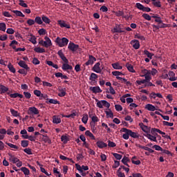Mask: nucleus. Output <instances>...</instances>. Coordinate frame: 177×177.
I'll use <instances>...</instances> for the list:
<instances>
[{"label":"nucleus","mask_w":177,"mask_h":177,"mask_svg":"<svg viewBox=\"0 0 177 177\" xmlns=\"http://www.w3.org/2000/svg\"><path fill=\"white\" fill-rule=\"evenodd\" d=\"M120 132L124 133L123 136H122V138H123V139H124L125 140H129V136L135 139L139 138L138 133H135L133 131L127 128H122V129H120Z\"/></svg>","instance_id":"nucleus-1"},{"label":"nucleus","mask_w":177,"mask_h":177,"mask_svg":"<svg viewBox=\"0 0 177 177\" xmlns=\"http://www.w3.org/2000/svg\"><path fill=\"white\" fill-rule=\"evenodd\" d=\"M55 42H56V44H57V45H58V46H59V48H63V47L67 46V45H68V39H67L66 37L60 38V37H57L55 39Z\"/></svg>","instance_id":"nucleus-2"},{"label":"nucleus","mask_w":177,"mask_h":177,"mask_svg":"<svg viewBox=\"0 0 177 177\" xmlns=\"http://www.w3.org/2000/svg\"><path fill=\"white\" fill-rule=\"evenodd\" d=\"M39 45H41V46H44V48H49L52 46V40H50V38L46 36L44 37V40H40L39 41Z\"/></svg>","instance_id":"nucleus-3"},{"label":"nucleus","mask_w":177,"mask_h":177,"mask_svg":"<svg viewBox=\"0 0 177 177\" xmlns=\"http://www.w3.org/2000/svg\"><path fill=\"white\" fill-rule=\"evenodd\" d=\"M97 106L100 109H109L110 107V103L106 100L97 101Z\"/></svg>","instance_id":"nucleus-4"},{"label":"nucleus","mask_w":177,"mask_h":177,"mask_svg":"<svg viewBox=\"0 0 177 177\" xmlns=\"http://www.w3.org/2000/svg\"><path fill=\"white\" fill-rule=\"evenodd\" d=\"M90 84L96 85L97 84V75L96 73H91L89 77Z\"/></svg>","instance_id":"nucleus-5"},{"label":"nucleus","mask_w":177,"mask_h":177,"mask_svg":"<svg viewBox=\"0 0 177 177\" xmlns=\"http://www.w3.org/2000/svg\"><path fill=\"white\" fill-rule=\"evenodd\" d=\"M78 48H80V46L73 42H70L68 46V49H69V50H71V52H77V50H78Z\"/></svg>","instance_id":"nucleus-6"},{"label":"nucleus","mask_w":177,"mask_h":177,"mask_svg":"<svg viewBox=\"0 0 177 177\" xmlns=\"http://www.w3.org/2000/svg\"><path fill=\"white\" fill-rule=\"evenodd\" d=\"M93 71L97 73V74H100L102 73V68H100V62H97L93 67Z\"/></svg>","instance_id":"nucleus-7"},{"label":"nucleus","mask_w":177,"mask_h":177,"mask_svg":"<svg viewBox=\"0 0 177 177\" xmlns=\"http://www.w3.org/2000/svg\"><path fill=\"white\" fill-rule=\"evenodd\" d=\"M138 126L140 127V129H142V131H143V132L145 133H148L151 131L150 127L145 125L143 122H140Z\"/></svg>","instance_id":"nucleus-8"},{"label":"nucleus","mask_w":177,"mask_h":177,"mask_svg":"<svg viewBox=\"0 0 177 177\" xmlns=\"http://www.w3.org/2000/svg\"><path fill=\"white\" fill-rule=\"evenodd\" d=\"M134 49H139L140 48V43L138 39H133L130 42Z\"/></svg>","instance_id":"nucleus-9"},{"label":"nucleus","mask_w":177,"mask_h":177,"mask_svg":"<svg viewBox=\"0 0 177 177\" xmlns=\"http://www.w3.org/2000/svg\"><path fill=\"white\" fill-rule=\"evenodd\" d=\"M144 136L147 137V138H148L151 141L155 142H157L156 136L161 138V136H155V135L152 136L151 134H149V133L144 134Z\"/></svg>","instance_id":"nucleus-10"},{"label":"nucleus","mask_w":177,"mask_h":177,"mask_svg":"<svg viewBox=\"0 0 177 177\" xmlns=\"http://www.w3.org/2000/svg\"><path fill=\"white\" fill-rule=\"evenodd\" d=\"M57 23L59 26L61 27V28H71L70 24H66V21L63 20H58Z\"/></svg>","instance_id":"nucleus-11"},{"label":"nucleus","mask_w":177,"mask_h":177,"mask_svg":"<svg viewBox=\"0 0 177 177\" xmlns=\"http://www.w3.org/2000/svg\"><path fill=\"white\" fill-rule=\"evenodd\" d=\"M96 62V58L93 55L88 56V61L85 63L86 66H92Z\"/></svg>","instance_id":"nucleus-12"},{"label":"nucleus","mask_w":177,"mask_h":177,"mask_svg":"<svg viewBox=\"0 0 177 177\" xmlns=\"http://www.w3.org/2000/svg\"><path fill=\"white\" fill-rule=\"evenodd\" d=\"M18 66H19V67H21L22 68H24L27 71H30V67H28V65H27V64H26V62L23 60H21L18 62Z\"/></svg>","instance_id":"nucleus-13"},{"label":"nucleus","mask_w":177,"mask_h":177,"mask_svg":"<svg viewBox=\"0 0 177 177\" xmlns=\"http://www.w3.org/2000/svg\"><path fill=\"white\" fill-rule=\"evenodd\" d=\"M89 89L93 92V93H102V91L100 89L99 86H91Z\"/></svg>","instance_id":"nucleus-14"},{"label":"nucleus","mask_w":177,"mask_h":177,"mask_svg":"<svg viewBox=\"0 0 177 177\" xmlns=\"http://www.w3.org/2000/svg\"><path fill=\"white\" fill-rule=\"evenodd\" d=\"M58 56L62 59L64 63H68V59L64 56V54L63 53V51L62 50H59L57 53Z\"/></svg>","instance_id":"nucleus-15"},{"label":"nucleus","mask_w":177,"mask_h":177,"mask_svg":"<svg viewBox=\"0 0 177 177\" xmlns=\"http://www.w3.org/2000/svg\"><path fill=\"white\" fill-rule=\"evenodd\" d=\"M41 136H43V138H41V140H43L44 143H48V145H51V140L49 138V136H48V135L41 134Z\"/></svg>","instance_id":"nucleus-16"},{"label":"nucleus","mask_w":177,"mask_h":177,"mask_svg":"<svg viewBox=\"0 0 177 177\" xmlns=\"http://www.w3.org/2000/svg\"><path fill=\"white\" fill-rule=\"evenodd\" d=\"M34 95H35L36 96H37V97H44V99L46 97H48V95H44L42 93H41V91L39 90H35L33 91Z\"/></svg>","instance_id":"nucleus-17"},{"label":"nucleus","mask_w":177,"mask_h":177,"mask_svg":"<svg viewBox=\"0 0 177 177\" xmlns=\"http://www.w3.org/2000/svg\"><path fill=\"white\" fill-rule=\"evenodd\" d=\"M62 68L64 71H67V70H73V66L68 64V62H65L62 64Z\"/></svg>","instance_id":"nucleus-18"},{"label":"nucleus","mask_w":177,"mask_h":177,"mask_svg":"<svg viewBox=\"0 0 177 177\" xmlns=\"http://www.w3.org/2000/svg\"><path fill=\"white\" fill-rule=\"evenodd\" d=\"M96 145L97 147L100 149H104L105 147H107V144L104 143L103 141H97Z\"/></svg>","instance_id":"nucleus-19"},{"label":"nucleus","mask_w":177,"mask_h":177,"mask_svg":"<svg viewBox=\"0 0 177 177\" xmlns=\"http://www.w3.org/2000/svg\"><path fill=\"white\" fill-rule=\"evenodd\" d=\"M149 132L152 134V136H158V134L156 133H162L161 130L156 128H152Z\"/></svg>","instance_id":"nucleus-20"},{"label":"nucleus","mask_w":177,"mask_h":177,"mask_svg":"<svg viewBox=\"0 0 177 177\" xmlns=\"http://www.w3.org/2000/svg\"><path fill=\"white\" fill-rule=\"evenodd\" d=\"M28 41L33 44V45H35L37 44V37L34 35H30L28 37Z\"/></svg>","instance_id":"nucleus-21"},{"label":"nucleus","mask_w":177,"mask_h":177,"mask_svg":"<svg viewBox=\"0 0 177 177\" xmlns=\"http://www.w3.org/2000/svg\"><path fill=\"white\" fill-rule=\"evenodd\" d=\"M10 162H12L13 164H16L17 162H21L17 158L13 156L12 155H10V158H8Z\"/></svg>","instance_id":"nucleus-22"},{"label":"nucleus","mask_w":177,"mask_h":177,"mask_svg":"<svg viewBox=\"0 0 177 177\" xmlns=\"http://www.w3.org/2000/svg\"><path fill=\"white\" fill-rule=\"evenodd\" d=\"M112 67L114 70H122V65L119 62L112 64Z\"/></svg>","instance_id":"nucleus-23"},{"label":"nucleus","mask_w":177,"mask_h":177,"mask_svg":"<svg viewBox=\"0 0 177 177\" xmlns=\"http://www.w3.org/2000/svg\"><path fill=\"white\" fill-rule=\"evenodd\" d=\"M113 32H124L125 31L121 30V26L120 25H115V26L112 30Z\"/></svg>","instance_id":"nucleus-24"},{"label":"nucleus","mask_w":177,"mask_h":177,"mask_svg":"<svg viewBox=\"0 0 177 177\" xmlns=\"http://www.w3.org/2000/svg\"><path fill=\"white\" fill-rule=\"evenodd\" d=\"M145 109L148 110L149 111H156V106H154L151 104H147L145 105Z\"/></svg>","instance_id":"nucleus-25"},{"label":"nucleus","mask_w":177,"mask_h":177,"mask_svg":"<svg viewBox=\"0 0 177 177\" xmlns=\"http://www.w3.org/2000/svg\"><path fill=\"white\" fill-rule=\"evenodd\" d=\"M168 75L169 77V81H176V77H175V73H174V71H169Z\"/></svg>","instance_id":"nucleus-26"},{"label":"nucleus","mask_w":177,"mask_h":177,"mask_svg":"<svg viewBox=\"0 0 177 177\" xmlns=\"http://www.w3.org/2000/svg\"><path fill=\"white\" fill-rule=\"evenodd\" d=\"M34 50L36 53H45L46 52L45 48L41 47H35Z\"/></svg>","instance_id":"nucleus-27"},{"label":"nucleus","mask_w":177,"mask_h":177,"mask_svg":"<svg viewBox=\"0 0 177 177\" xmlns=\"http://www.w3.org/2000/svg\"><path fill=\"white\" fill-rule=\"evenodd\" d=\"M58 96H59V97L66 96V88L59 89Z\"/></svg>","instance_id":"nucleus-28"},{"label":"nucleus","mask_w":177,"mask_h":177,"mask_svg":"<svg viewBox=\"0 0 177 177\" xmlns=\"http://www.w3.org/2000/svg\"><path fill=\"white\" fill-rule=\"evenodd\" d=\"M126 67L130 73H136L135 69H133V66L132 64L127 63L126 64Z\"/></svg>","instance_id":"nucleus-29"},{"label":"nucleus","mask_w":177,"mask_h":177,"mask_svg":"<svg viewBox=\"0 0 177 177\" xmlns=\"http://www.w3.org/2000/svg\"><path fill=\"white\" fill-rule=\"evenodd\" d=\"M53 124H60L61 123V118H59V116H53Z\"/></svg>","instance_id":"nucleus-30"},{"label":"nucleus","mask_w":177,"mask_h":177,"mask_svg":"<svg viewBox=\"0 0 177 177\" xmlns=\"http://www.w3.org/2000/svg\"><path fill=\"white\" fill-rule=\"evenodd\" d=\"M151 1L153 6H156V8H161V1H160V0H151Z\"/></svg>","instance_id":"nucleus-31"},{"label":"nucleus","mask_w":177,"mask_h":177,"mask_svg":"<svg viewBox=\"0 0 177 177\" xmlns=\"http://www.w3.org/2000/svg\"><path fill=\"white\" fill-rule=\"evenodd\" d=\"M25 140H28L31 142H35V137L32 136L23 135L21 136Z\"/></svg>","instance_id":"nucleus-32"},{"label":"nucleus","mask_w":177,"mask_h":177,"mask_svg":"<svg viewBox=\"0 0 177 177\" xmlns=\"http://www.w3.org/2000/svg\"><path fill=\"white\" fill-rule=\"evenodd\" d=\"M41 20L46 24H50V19L48 17H46L45 15H42Z\"/></svg>","instance_id":"nucleus-33"},{"label":"nucleus","mask_w":177,"mask_h":177,"mask_svg":"<svg viewBox=\"0 0 177 177\" xmlns=\"http://www.w3.org/2000/svg\"><path fill=\"white\" fill-rule=\"evenodd\" d=\"M85 136H88L93 140H96V138L93 136V134L91 132H90V131H85Z\"/></svg>","instance_id":"nucleus-34"},{"label":"nucleus","mask_w":177,"mask_h":177,"mask_svg":"<svg viewBox=\"0 0 177 177\" xmlns=\"http://www.w3.org/2000/svg\"><path fill=\"white\" fill-rule=\"evenodd\" d=\"M129 158L124 156L123 157V159H122V163H123L125 166L129 167V165H128V162H129Z\"/></svg>","instance_id":"nucleus-35"},{"label":"nucleus","mask_w":177,"mask_h":177,"mask_svg":"<svg viewBox=\"0 0 177 177\" xmlns=\"http://www.w3.org/2000/svg\"><path fill=\"white\" fill-rule=\"evenodd\" d=\"M46 64H48V66L53 67V68H55L56 70L59 68V66H57V64H53V62L52 61H46Z\"/></svg>","instance_id":"nucleus-36"},{"label":"nucleus","mask_w":177,"mask_h":177,"mask_svg":"<svg viewBox=\"0 0 177 177\" xmlns=\"http://www.w3.org/2000/svg\"><path fill=\"white\" fill-rule=\"evenodd\" d=\"M35 23L39 24V26H41V24H43L44 21H42V18H41V17H36L35 18Z\"/></svg>","instance_id":"nucleus-37"},{"label":"nucleus","mask_w":177,"mask_h":177,"mask_svg":"<svg viewBox=\"0 0 177 177\" xmlns=\"http://www.w3.org/2000/svg\"><path fill=\"white\" fill-rule=\"evenodd\" d=\"M48 104H59V101L57 100L50 99L46 101Z\"/></svg>","instance_id":"nucleus-38"},{"label":"nucleus","mask_w":177,"mask_h":177,"mask_svg":"<svg viewBox=\"0 0 177 177\" xmlns=\"http://www.w3.org/2000/svg\"><path fill=\"white\" fill-rule=\"evenodd\" d=\"M1 93H6L9 91V88L3 86V84H0Z\"/></svg>","instance_id":"nucleus-39"},{"label":"nucleus","mask_w":177,"mask_h":177,"mask_svg":"<svg viewBox=\"0 0 177 177\" xmlns=\"http://www.w3.org/2000/svg\"><path fill=\"white\" fill-rule=\"evenodd\" d=\"M12 12L19 17H24V14H23V12H21L20 10H12Z\"/></svg>","instance_id":"nucleus-40"},{"label":"nucleus","mask_w":177,"mask_h":177,"mask_svg":"<svg viewBox=\"0 0 177 177\" xmlns=\"http://www.w3.org/2000/svg\"><path fill=\"white\" fill-rule=\"evenodd\" d=\"M8 68L13 74H15V73H16V68H15V67L13 66V65L12 64L9 63L8 64Z\"/></svg>","instance_id":"nucleus-41"},{"label":"nucleus","mask_w":177,"mask_h":177,"mask_svg":"<svg viewBox=\"0 0 177 177\" xmlns=\"http://www.w3.org/2000/svg\"><path fill=\"white\" fill-rule=\"evenodd\" d=\"M59 159L60 160H68V161L71 162L72 164L75 163V162L73 160V159L70 158H67L63 155H60L59 156Z\"/></svg>","instance_id":"nucleus-42"},{"label":"nucleus","mask_w":177,"mask_h":177,"mask_svg":"<svg viewBox=\"0 0 177 177\" xmlns=\"http://www.w3.org/2000/svg\"><path fill=\"white\" fill-rule=\"evenodd\" d=\"M21 172L24 173L25 176H28L30 175V171L28 170V168L23 167L21 168Z\"/></svg>","instance_id":"nucleus-43"},{"label":"nucleus","mask_w":177,"mask_h":177,"mask_svg":"<svg viewBox=\"0 0 177 177\" xmlns=\"http://www.w3.org/2000/svg\"><path fill=\"white\" fill-rule=\"evenodd\" d=\"M0 31H3V32L6 31V24L5 22L0 23Z\"/></svg>","instance_id":"nucleus-44"},{"label":"nucleus","mask_w":177,"mask_h":177,"mask_svg":"<svg viewBox=\"0 0 177 177\" xmlns=\"http://www.w3.org/2000/svg\"><path fill=\"white\" fill-rule=\"evenodd\" d=\"M144 54H145L149 59H153V56H154V54L149 52L147 50H144Z\"/></svg>","instance_id":"nucleus-45"},{"label":"nucleus","mask_w":177,"mask_h":177,"mask_svg":"<svg viewBox=\"0 0 177 177\" xmlns=\"http://www.w3.org/2000/svg\"><path fill=\"white\" fill-rule=\"evenodd\" d=\"M60 140L63 142L64 144H66L68 143V138L66 136H62V137H60Z\"/></svg>","instance_id":"nucleus-46"},{"label":"nucleus","mask_w":177,"mask_h":177,"mask_svg":"<svg viewBox=\"0 0 177 177\" xmlns=\"http://www.w3.org/2000/svg\"><path fill=\"white\" fill-rule=\"evenodd\" d=\"M145 80H144V81H145V82H149V81L151 80V73H148L147 75H145Z\"/></svg>","instance_id":"nucleus-47"},{"label":"nucleus","mask_w":177,"mask_h":177,"mask_svg":"<svg viewBox=\"0 0 177 177\" xmlns=\"http://www.w3.org/2000/svg\"><path fill=\"white\" fill-rule=\"evenodd\" d=\"M141 73H142V75H140V76L145 77V75H147L148 74L150 73V71L147 70V69H142L141 71Z\"/></svg>","instance_id":"nucleus-48"},{"label":"nucleus","mask_w":177,"mask_h":177,"mask_svg":"<svg viewBox=\"0 0 177 177\" xmlns=\"http://www.w3.org/2000/svg\"><path fill=\"white\" fill-rule=\"evenodd\" d=\"M28 115H30V118H34V116L39 114V112L38 111L28 112Z\"/></svg>","instance_id":"nucleus-49"},{"label":"nucleus","mask_w":177,"mask_h":177,"mask_svg":"<svg viewBox=\"0 0 177 177\" xmlns=\"http://www.w3.org/2000/svg\"><path fill=\"white\" fill-rule=\"evenodd\" d=\"M136 159V156H133L132 157V159H131V162L132 164L135 165H140V161L139 160L135 161L134 160Z\"/></svg>","instance_id":"nucleus-50"},{"label":"nucleus","mask_w":177,"mask_h":177,"mask_svg":"<svg viewBox=\"0 0 177 177\" xmlns=\"http://www.w3.org/2000/svg\"><path fill=\"white\" fill-rule=\"evenodd\" d=\"M135 38H137V39H140V41H145L146 39L145 38V36L140 35V34H136L135 35Z\"/></svg>","instance_id":"nucleus-51"},{"label":"nucleus","mask_w":177,"mask_h":177,"mask_svg":"<svg viewBox=\"0 0 177 177\" xmlns=\"http://www.w3.org/2000/svg\"><path fill=\"white\" fill-rule=\"evenodd\" d=\"M65 118H72L73 119L75 117H76V113H72L71 114H68L66 115H63Z\"/></svg>","instance_id":"nucleus-52"},{"label":"nucleus","mask_w":177,"mask_h":177,"mask_svg":"<svg viewBox=\"0 0 177 177\" xmlns=\"http://www.w3.org/2000/svg\"><path fill=\"white\" fill-rule=\"evenodd\" d=\"M21 146L23 148L28 147V140H21Z\"/></svg>","instance_id":"nucleus-53"},{"label":"nucleus","mask_w":177,"mask_h":177,"mask_svg":"<svg viewBox=\"0 0 177 177\" xmlns=\"http://www.w3.org/2000/svg\"><path fill=\"white\" fill-rule=\"evenodd\" d=\"M16 45H17V41H16V40H12L11 41V43L10 44V46H12V49H15V50L17 49Z\"/></svg>","instance_id":"nucleus-54"},{"label":"nucleus","mask_w":177,"mask_h":177,"mask_svg":"<svg viewBox=\"0 0 177 177\" xmlns=\"http://www.w3.org/2000/svg\"><path fill=\"white\" fill-rule=\"evenodd\" d=\"M27 24L29 26H34V24H35V20L32 19H28L27 20Z\"/></svg>","instance_id":"nucleus-55"},{"label":"nucleus","mask_w":177,"mask_h":177,"mask_svg":"<svg viewBox=\"0 0 177 177\" xmlns=\"http://www.w3.org/2000/svg\"><path fill=\"white\" fill-rule=\"evenodd\" d=\"M112 156H113V157H115V158H116V160H121L122 159V155L117 153H112Z\"/></svg>","instance_id":"nucleus-56"},{"label":"nucleus","mask_w":177,"mask_h":177,"mask_svg":"<svg viewBox=\"0 0 177 177\" xmlns=\"http://www.w3.org/2000/svg\"><path fill=\"white\" fill-rule=\"evenodd\" d=\"M142 17L145 19V20H148V21H150L151 20V17L149 15V14L144 13L142 15Z\"/></svg>","instance_id":"nucleus-57"},{"label":"nucleus","mask_w":177,"mask_h":177,"mask_svg":"<svg viewBox=\"0 0 177 177\" xmlns=\"http://www.w3.org/2000/svg\"><path fill=\"white\" fill-rule=\"evenodd\" d=\"M136 8L137 9H139V10H143L145 8V6L142 5L140 3H136Z\"/></svg>","instance_id":"nucleus-58"},{"label":"nucleus","mask_w":177,"mask_h":177,"mask_svg":"<svg viewBox=\"0 0 177 177\" xmlns=\"http://www.w3.org/2000/svg\"><path fill=\"white\" fill-rule=\"evenodd\" d=\"M156 113L157 115L162 117V118H163V120H165L166 121H169V116H165V115H162L160 112H158V111H156Z\"/></svg>","instance_id":"nucleus-59"},{"label":"nucleus","mask_w":177,"mask_h":177,"mask_svg":"<svg viewBox=\"0 0 177 177\" xmlns=\"http://www.w3.org/2000/svg\"><path fill=\"white\" fill-rule=\"evenodd\" d=\"M24 151L25 153H26V154H28V156L32 155V151L31 149H30V148H26V149H25L24 150Z\"/></svg>","instance_id":"nucleus-60"},{"label":"nucleus","mask_w":177,"mask_h":177,"mask_svg":"<svg viewBox=\"0 0 177 177\" xmlns=\"http://www.w3.org/2000/svg\"><path fill=\"white\" fill-rule=\"evenodd\" d=\"M88 115H84V116H83V118H82V122L84 123V124H86L88 122Z\"/></svg>","instance_id":"nucleus-61"},{"label":"nucleus","mask_w":177,"mask_h":177,"mask_svg":"<svg viewBox=\"0 0 177 177\" xmlns=\"http://www.w3.org/2000/svg\"><path fill=\"white\" fill-rule=\"evenodd\" d=\"M38 33L39 35H45L46 34V30L41 28L38 30Z\"/></svg>","instance_id":"nucleus-62"},{"label":"nucleus","mask_w":177,"mask_h":177,"mask_svg":"<svg viewBox=\"0 0 177 177\" xmlns=\"http://www.w3.org/2000/svg\"><path fill=\"white\" fill-rule=\"evenodd\" d=\"M19 5L20 6H22V8H28V5L24 3L23 0H19Z\"/></svg>","instance_id":"nucleus-63"},{"label":"nucleus","mask_w":177,"mask_h":177,"mask_svg":"<svg viewBox=\"0 0 177 177\" xmlns=\"http://www.w3.org/2000/svg\"><path fill=\"white\" fill-rule=\"evenodd\" d=\"M107 147H115L116 144L113 142H111L110 140L108 141Z\"/></svg>","instance_id":"nucleus-64"}]
</instances>
